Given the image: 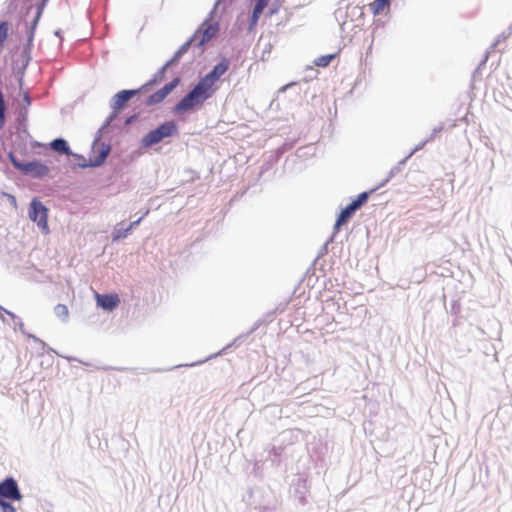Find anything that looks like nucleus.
Returning a JSON list of instances; mask_svg holds the SVG:
<instances>
[{
    "mask_svg": "<svg viewBox=\"0 0 512 512\" xmlns=\"http://www.w3.org/2000/svg\"><path fill=\"white\" fill-rule=\"evenodd\" d=\"M5 101L3 92L0 90V128H2L5 124Z\"/></svg>",
    "mask_w": 512,
    "mask_h": 512,
    "instance_id": "21",
    "label": "nucleus"
},
{
    "mask_svg": "<svg viewBox=\"0 0 512 512\" xmlns=\"http://www.w3.org/2000/svg\"><path fill=\"white\" fill-rule=\"evenodd\" d=\"M10 159L15 168L35 178H43L50 172L49 167L39 161L22 163L17 161L12 155H10Z\"/></svg>",
    "mask_w": 512,
    "mask_h": 512,
    "instance_id": "4",
    "label": "nucleus"
},
{
    "mask_svg": "<svg viewBox=\"0 0 512 512\" xmlns=\"http://www.w3.org/2000/svg\"><path fill=\"white\" fill-rule=\"evenodd\" d=\"M40 14H41V12L39 11V12L37 13V16H36L35 20H34V25H36V24H37V22H38V20H39V17H40Z\"/></svg>",
    "mask_w": 512,
    "mask_h": 512,
    "instance_id": "24",
    "label": "nucleus"
},
{
    "mask_svg": "<svg viewBox=\"0 0 512 512\" xmlns=\"http://www.w3.org/2000/svg\"><path fill=\"white\" fill-rule=\"evenodd\" d=\"M21 114H22L23 116H26V114H27V109L25 108V109H24V112H23V113H21Z\"/></svg>",
    "mask_w": 512,
    "mask_h": 512,
    "instance_id": "26",
    "label": "nucleus"
},
{
    "mask_svg": "<svg viewBox=\"0 0 512 512\" xmlns=\"http://www.w3.org/2000/svg\"><path fill=\"white\" fill-rule=\"evenodd\" d=\"M110 153V146L101 144H94L92 148L93 157L90 158L91 166L101 165Z\"/></svg>",
    "mask_w": 512,
    "mask_h": 512,
    "instance_id": "9",
    "label": "nucleus"
},
{
    "mask_svg": "<svg viewBox=\"0 0 512 512\" xmlns=\"http://www.w3.org/2000/svg\"><path fill=\"white\" fill-rule=\"evenodd\" d=\"M50 146L53 150H55L58 153H61V154H69L70 153V148L67 145V142L62 138L53 140L50 143Z\"/></svg>",
    "mask_w": 512,
    "mask_h": 512,
    "instance_id": "15",
    "label": "nucleus"
},
{
    "mask_svg": "<svg viewBox=\"0 0 512 512\" xmlns=\"http://www.w3.org/2000/svg\"><path fill=\"white\" fill-rule=\"evenodd\" d=\"M356 210L351 203L343 209L335 223V229L338 230L342 225L346 224Z\"/></svg>",
    "mask_w": 512,
    "mask_h": 512,
    "instance_id": "13",
    "label": "nucleus"
},
{
    "mask_svg": "<svg viewBox=\"0 0 512 512\" xmlns=\"http://www.w3.org/2000/svg\"><path fill=\"white\" fill-rule=\"evenodd\" d=\"M368 196H369L368 192L360 193V194L358 195V197H357L354 201H352V203H351V204H352V205H353V207H355L356 209H359V208H360V207H361V206H362V205L367 201Z\"/></svg>",
    "mask_w": 512,
    "mask_h": 512,
    "instance_id": "20",
    "label": "nucleus"
},
{
    "mask_svg": "<svg viewBox=\"0 0 512 512\" xmlns=\"http://www.w3.org/2000/svg\"><path fill=\"white\" fill-rule=\"evenodd\" d=\"M137 93V90H122L114 95L111 103L112 109L116 112L124 107L132 96Z\"/></svg>",
    "mask_w": 512,
    "mask_h": 512,
    "instance_id": "10",
    "label": "nucleus"
},
{
    "mask_svg": "<svg viewBox=\"0 0 512 512\" xmlns=\"http://www.w3.org/2000/svg\"><path fill=\"white\" fill-rule=\"evenodd\" d=\"M230 62L228 59H222L213 69L202 77L199 81L215 93L217 90L216 82L228 71Z\"/></svg>",
    "mask_w": 512,
    "mask_h": 512,
    "instance_id": "5",
    "label": "nucleus"
},
{
    "mask_svg": "<svg viewBox=\"0 0 512 512\" xmlns=\"http://www.w3.org/2000/svg\"><path fill=\"white\" fill-rule=\"evenodd\" d=\"M141 219H138L137 221L133 222L130 226V228H132L134 225H137L139 222H140Z\"/></svg>",
    "mask_w": 512,
    "mask_h": 512,
    "instance_id": "25",
    "label": "nucleus"
},
{
    "mask_svg": "<svg viewBox=\"0 0 512 512\" xmlns=\"http://www.w3.org/2000/svg\"><path fill=\"white\" fill-rule=\"evenodd\" d=\"M96 300H97V304L99 306H101L103 309L105 310H113L115 309L120 300H119V297L117 294H104V295H101V294H96Z\"/></svg>",
    "mask_w": 512,
    "mask_h": 512,
    "instance_id": "11",
    "label": "nucleus"
},
{
    "mask_svg": "<svg viewBox=\"0 0 512 512\" xmlns=\"http://www.w3.org/2000/svg\"><path fill=\"white\" fill-rule=\"evenodd\" d=\"M390 0H374L369 6L374 15L381 14L385 9H388Z\"/></svg>",
    "mask_w": 512,
    "mask_h": 512,
    "instance_id": "14",
    "label": "nucleus"
},
{
    "mask_svg": "<svg viewBox=\"0 0 512 512\" xmlns=\"http://www.w3.org/2000/svg\"><path fill=\"white\" fill-rule=\"evenodd\" d=\"M28 215L44 234L49 233L48 209L37 198L31 201Z\"/></svg>",
    "mask_w": 512,
    "mask_h": 512,
    "instance_id": "3",
    "label": "nucleus"
},
{
    "mask_svg": "<svg viewBox=\"0 0 512 512\" xmlns=\"http://www.w3.org/2000/svg\"><path fill=\"white\" fill-rule=\"evenodd\" d=\"M218 32V25L205 21L194 33L191 41L196 42L198 46H203L210 41Z\"/></svg>",
    "mask_w": 512,
    "mask_h": 512,
    "instance_id": "6",
    "label": "nucleus"
},
{
    "mask_svg": "<svg viewBox=\"0 0 512 512\" xmlns=\"http://www.w3.org/2000/svg\"><path fill=\"white\" fill-rule=\"evenodd\" d=\"M23 99H24V102L26 103L27 106H29L31 104V99H30V96H29V94L27 92L24 93Z\"/></svg>",
    "mask_w": 512,
    "mask_h": 512,
    "instance_id": "23",
    "label": "nucleus"
},
{
    "mask_svg": "<svg viewBox=\"0 0 512 512\" xmlns=\"http://www.w3.org/2000/svg\"><path fill=\"white\" fill-rule=\"evenodd\" d=\"M54 313L63 322H67L69 318V310L65 304H58L54 307Z\"/></svg>",
    "mask_w": 512,
    "mask_h": 512,
    "instance_id": "16",
    "label": "nucleus"
},
{
    "mask_svg": "<svg viewBox=\"0 0 512 512\" xmlns=\"http://www.w3.org/2000/svg\"><path fill=\"white\" fill-rule=\"evenodd\" d=\"M0 496L11 500H20L21 494L13 478H7L0 483Z\"/></svg>",
    "mask_w": 512,
    "mask_h": 512,
    "instance_id": "8",
    "label": "nucleus"
},
{
    "mask_svg": "<svg viewBox=\"0 0 512 512\" xmlns=\"http://www.w3.org/2000/svg\"><path fill=\"white\" fill-rule=\"evenodd\" d=\"M0 505L2 507V512H16V509L10 503L0 500Z\"/></svg>",
    "mask_w": 512,
    "mask_h": 512,
    "instance_id": "22",
    "label": "nucleus"
},
{
    "mask_svg": "<svg viewBox=\"0 0 512 512\" xmlns=\"http://www.w3.org/2000/svg\"><path fill=\"white\" fill-rule=\"evenodd\" d=\"M179 78L173 79L171 82L164 85L161 89L151 94L147 99V104L155 105L161 103L179 84Z\"/></svg>",
    "mask_w": 512,
    "mask_h": 512,
    "instance_id": "7",
    "label": "nucleus"
},
{
    "mask_svg": "<svg viewBox=\"0 0 512 512\" xmlns=\"http://www.w3.org/2000/svg\"><path fill=\"white\" fill-rule=\"evenodd\" d=\"M335 58V54L323 55L314 61V64L318 67H326Z\"/></svg>",
    "mask_w": 512,
    "mask_h": 512,
    "instance_id": "19",
    "label": "nucleus"
},
{
    "mask_svg": "<svg viewBox=\"0 0 512 512\" xmlns=\"http://www.w3.org/2000/svg\"><path fill=\"white\" fill-rule=\"evenodd\" d=\"M177 131L178 128L176 123L174 121H167L158 126L156 129L147 133L141 140L142 146L151 147L161 142L164 138L175 135Z\"/></svg>",
    "mask_w": 512,
    "mask_h": 512,
    "instance_id": "2",
    "label": "nucleus"
},
{
    "mask_svg": "<svg viewBox=\"0 0 512 512\" xmlns=\"http://www.w3.org/2000/svg\"><path fill=\"white\" fill-rule=\"evenodd\" d=\"M9 35V23L2 21L0 23V52L3 50L4 43Z\"/></svg>",
    "mask_w": 512,
    "mask_h": 512,
    "instance_id": "17",
    "label": "nucleus"
},
{
    "mask_svg": "<svg viewBox=\"0 0 512 512\" xmlns=\"http://www.w3.org/2000/svg\"><path fill=\"white\" fill-rule=\"evenodd\" d=\"M268 1L269 0H256V4L254 6L251 20H250V29H253L257 25L258 20L261 16L263 10L268 5Z\"/></svg>",
    "mask_w": 512,
    "mask_h": 512,
    "instance_id": "12",
    "label": "nucleus"
},
{
    "mask_svg": "<svg viewBox=\"0 0 512 512\" xmlns=\"http://www.w3.org/2000/svg\"><path fill=\"white\" fill-rule=\"evenodd\" d=\"M193 41L189 40L186 43H184L174 54L173 58L171 59L170 63H176L180 60V58L188 51L190 44Z\"/></svg>",
    "mask_w": 512,
    "mask_h": 512,
    "instance_id": "18",
    "label": "nucleus"
},
{
    "mask_svg": "<svg viewBox=\"0 0 512 512\" xmlns=\"http://www.w3.org/2000/svg\"><path fill=\"white\" fill-rule=\"evenodd\" d=\"M214 92L202 82L198 81L195 87L184 96L174 107L176 113L186 112L195 106L202 105L207 99L212 97Z\"/></svg>",
    "mask_w": 512,
    "mask_h": 512,
    "instance_id": "1",
    "label": "nucleus"
}]
</instances>
